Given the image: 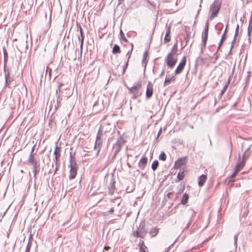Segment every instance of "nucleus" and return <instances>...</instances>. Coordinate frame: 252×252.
<instances>
[{
  "label": "nucleus",
  "mask_w": 252,
  "mask_h": 252,
  "mask_svg": "<svg viewBox=\"0 0 252 252\" xmlns=\"http://www.w3.org/2000/svg\"><path fill=\"white\" fill-rule=\"evenodd\" d=\"M141 88L142 82L141 81H139L135 83L132 87L128 88V93L133 94L132 99H135L142 94Z\"/></svg>",
  "instance_id": "obj_1"
},
{
  "label": "nucleus",
  "mask_w": 252,
  "mask_h": 252,
  "mask_svg": "<svg viewBox=\"0 0 252 252\" xmlns=\"http://www.w3.org/2000/svg\"><path fill=\"white\" fill-rule=\"evenodd\" d=\"M147 232L148 231L146 229L145 222L142 220L140 222L136 230L133 231L132 235L136 238L140 237L143 238L146 235Z\"/></svg>",
  "instance_id": "obj_2"
},
{
  "label": "nucleus",
  "mask_w": 252,
  "mask_h": 252,
  "mask_svg": "<svg viewBox=\"0 0 252 252\" xmlns=\"http://www.w3.org/2000/svg\"><path fill=\"white\" fill-rule=\"evenodd\" d=\"M69 167L70 168L69 178L71 180L75 177L78 168L75 158L71 154L70 156Z\"/></svg>",
  "instance_id": "obj_3"
},
{
  "label": "nucleus",
  "mask_w": 252,
  "mask_h": 252,
  "mask_svg": "<svg viewBox=\"0 0 252 252\" xmlns=\"http://www.w3.org/2000/svg\"><path fill=\"white\" fill-rule=\"evenodd\" d=\"M221 7V2L219 0H215L210 7L209 11L211 13L210 19H213L217 16L218 12Z\"/></svg>",
  "instance_id": "obj_4"
},
{
  "label": "nucleus",
  "mask_w": 252,
  "mask_h": 252,
  "mask_svg": "<svg viewBox=\"0 0 252 252\" xmlns=\"http://www.w3.org/2000/svg\"><path fill=\"white\" fill-rule=\"evenodd\" d=\"M102 135V132L99 130L97 132L95 145L94 146V149L97 150V153L96 154L95 157H97L100 150L101 149L102 143V139L101 138Z\"/></svg>",
  "instance_id": "obj_5"
},
{
  "label": "nucleus",
  "mask_w": 252,
  "mask_h": 252,
  "mask_svg": "<svg viewBox=\"0 0 252 252\" xmlns=\"http://www.w3.org/2000/svg\"><path fill=\"white\" fill-rule=\"evenodd\" d=\"M28 161L33 167L32 172L34 173V177L35 178L36 174L39 172V164L32 155H30Z\"/></svg>",
  "instance_id": "obj_6"
},
{
  "label": "nucleus",
  "mask_w": 252,
  "mask_h": 252,
  "mask_svg": "<svg viewBox=\"0 0 252 252\" xmlns=\"http://www.w3.org/2000/svg\"><path fill=\"white\" fill-rule=\"evenodd\" d=\"M246 153H244L242 158L239 155L237 164L235 167V170L236 172H239L242 169L245 164V162L247 158L245 157Z\"/></svg>",
  "instance_id": "obj_7"
},
{
  "label": "nucleus",
  "mask_w": 252,
  "mask_h": 252,
  "mask_svg": "<svg viewBox=\"0 0 252 252\" xmlns=\"http://www.w3.org/2000/svg\"><path fill=\"white\" fill-rule=\"evenodd\" d=\"M165 61L167 66L170 68H172L177 62V59L174 57V55L172 53L168 54Z\"/></svg>",
  "instance_id": "obj_8"
},
{
  "label": "nucleus",
  "mask_w": 252,
  "mask_h": 252,
  "mask_svg": "<svg viewBox=\"0 0 252 252\" xmlns=\"http://www.w3.org/2000/svg\"><path fill=\"white\" fill-rule=\"evenodd\" d=\"M124 141L122 138L118 139L116 143L113 145V148L116 155L121 150L122 146L124 144Z\"/></svg>",
  "instance_id": "obj_9"
},
{
  "label": "nucleus",
  "mask_w": 252,
  "mask_h": 252,
  "mask_svg": "<svg viewBox=\"0 0 252 252\" xmlns=\"http://www.w3.org/2000/svg\"><path fill=\"white\" fill-rule=\"evenodd\" d=\"M186 63V58L184 57L175 71V75L180 73L183 70Z\"/></svg>",
  "instance_id": "obj_10"
},
{
  "label": "nucleus",
  "mask_w": 252,
  "mask_h": 252,
  "mask_svg": "<svg viewBox=\"0 0 252 252\" xmlns=\"http://www.w3.org/2000/svg\"><path fill=\"white\" fill-rule=\"evenodd\" d=\"M4 72L5 79V85L8 87L11 83V82L13 81V79L9 76V72L8 71H7L5 69V63L4 65Z\"/></svg>",
  "instance_id": "obj_11"
},
{
  "label": "nucleus",
  "mask_w": 252,
  "mask_h": 252,
  "mask_svg": "<svg viewBox=\"0 0 252 252\" xmlns=\"http://www.w3.org/2000/svg\"><path fill=\"white\" fill-rule=\"evenodd\" d=\"M63 84L62 83H59L58 86V89L56 90V95L57 96V104L55 105V110H57V109L61 105V98L60 97L59 95L58 94V92L60 93L61 92V88L63 86Z\"/></svg>",
  "instance_id": "obj_12"
},
{
  "label": "nucleus",
  "mask_w": 252,
  "mask_h": 252,
  "mask_svg": "<svg viewBox=\"0 0 252 252\" xmlns=\"http://www.w3.org/2000/svg\"><path fill=\"white\" fill-rule=\"evenodd\" d=\"M153 94V87L152 84L149 82L146 92V96L147 98H150L151 97Z\"/></svg>",
  "instance_id": "obj_13"
},
{
  "label": "nucleus",
  "mask_w": 252,
  "mask_h": 252,
  "mask_svg": "<svg viewBox=\"0 0 252 252\" xmlns=\"http://www.w3.org/2000/svg\"><path fill=\"white\" fill-rule=\"evenodd\" d=\"M148 162V158L147 157L143 156L142 157L138 163V166L141 170H144Z\"/></svg>",
  "instance_id": "obj_14"
},
{
  "label": "nucleus",
  "mask_w": 252,
  "mask_h": 252,
  "mask_svg": "<svg viewBox=\"0 0 252 252\" xmlns=\"http://www.w3.org/2000/svg\"><path fill=\"white\" fill-rule=\"evenodd\" d=\"M61 149L58 146H56L55 151L54 152V155L55 156V158L54 159V161L55 162L56 164H58V160L59 158L60 157L61 154H60Z\"/></svg>",
  "instance_id": "obj_15"
},
{
  "label": "nucleus",
  "mask_w": 252,
  "mask_h": 252,
  "mask_svg": "<svg viewBox=\"0 0 252 252\" xmlns=\"http://www.w3.org/2000/svg\"><path fill=\"white\" fill-rule=\"evenodd\" d=\"M175 80V77L174 75L171 76L169 75H166L164 82L163 83V86L165 87L170 84L171 82H174Z\"/></svg>",
  "instance_id": "obj_16"
},
{
  "label": "nucleus",
  "mask_w": 252,
  "mask_h": 252,
  "mask_svg": "<svg viewBox=\"0 0 252 252\" xmlns=\"http://www.w3.org/2000/svg\"><path fill=\"white\" fill-rule=\"evenodd\" d=\"M186 160V158L184 157L179 159L175 162V168H179L182 165L185 164Z\"/></svg>",
  "instance_id": "obj_17"
},
{
  "label": "nucleus",
  "mask_w": 252,
  "mask_h": 252,
  "mask_svg": "<svg viewBox=\"0 0 252 252\" xmlns=\"http://www.w3.org/2000/svg\"><path fill=\"white\" fill-rule=\"evenodd\" d=\"M187 214L190 216L191 218L190 219V220L189 221L186 227V228H188L190 225V224H191V222L192 221L191 219L192 218L195 216V212L191 208H189V209L187 211Z\"/></svg>",
  "instance_id": "obj_18"
},
{
  "label": "nucleus",
  "mask_w": 252,
  "mask_h": 252,
  "mask_svg": "<svg viewBox=\"0 0 252 252\" xmlns=\"http://www.w3.org/2000/svg\"><path fill=\"white\" fill-rule=\"evenodd\" d=\"M139 246L140 252H147L148 251V248L145 245L144 242L143 240H140Z\"/></svg>",
  "instance_id": "obj_19"
},
{
  "label": "nucleus",
  "mask_w": 252,
  "mask_h": 252,
  "mask_svg": "<svg viewBox=\"0 0 252 252\" xmlns=\"http://www.w3.org/2000/svg\"><path fill=\"white\" fill-rule=\"evenodd\" d=\"M206 179L207 177L205 175H201L200 176H199L198 178V186L199 187H202L204 185Z\"/></svg>",
  "instance_id": "obj_20"
},
{
  "label": "nucleus",
  "mask_w": 252,
  "mask_h": 252,
  "mask_svg": "<svg viewBox=\"0 0 252 252\" xmlns=\"http://www.w3.org/2000/svg\"><path fill=\"white\" fill-rule=\"evenodd\" d=\"M170 29H171V27H170V26H169L166 30L165 36L164 39L165 42H169L171 40L170 35Z\"/></svg>",
  "instance_id": "obj_21"
},
{
  "label": "nucleus",
  "mask_w": 252,
  "mask_h": 252,
  "mask_svg": "<svg viewBox=\"0 0 252 252\" xmlns=\"http://www.w3.org/2000/svg\"><path fill=\"white\" fill-rule=\"evenodd\" d=\"M159 229L157 227H153L150 229L149 233L151 237H155L158 233Z\"/></svg>",
  "instance_id": "obj_22"
},
{
  "label": "nucleus",
  "mask_w": 252,
  "mask_h": 252,
  "mask_svg": "<svg viewBox=\"0 0 252 252\" xmlns=\"http://www.w3.org/2000/svg\"><path fill=\"white\" fill-rule=\"evenodd\" d=\"M207 39H208V35H202V45L201 46V50L202 52L203 51V50L206 47Z\"/></svg>",
  "instance_id": "obj_23"
},
{
  "label": "nucleus",
  "mask_w": 252,
  "mask_h": 252,
  "mask_svg": "<svg viewBox=\"0 0 252 252\" xmlns=\"http://www.w3.org/2000/svg\"><path fill=\"white\" fill-rule=\"evenodd\" d=\"M230 81H231V77H229L228 79V81L227 82L225 83V85L224 86L223 89H222V90L221 91V92H220V96H221L224 93H225V92L226 91V90H227L228 87L229 86V84H230Z\"/></svg>",
  "instance_id": "obj_24"
},
{
  "label": "nucleus",
  "mask_w": 252,
  "mask_h": 252,
  "mask_svg": "<svg viewBox=\"0 0 252 252\" xmlns=\"http://www.w3.org/2000/svg\"><path fill=\"white\" fill-rule=\"evenodd\" d=\"M115 183L114 181H111L110 186L109 187V192L111 194H113L115 190Z\"/></svg>",
  "instance_id": "obj_25"
},
{
  "label": "nucleus",
  "mask_w": 252,
  "mask_h": 252,
  "mask_svg": "<svg viewBox=\"0 0 252 252\" xmlns=\"http://www.w3.org/2000/svg\"><path fill=\"white\" fill-rule=\"evenodd\" d=\"M25 45L27 46L25 42L23 41V42H21V43H20L18 45H17V48L20 52H22V51L25 49Z\"/></svg>",
  "instance_id": "obj_26"
},
{
  "label": "nucleus",
  "mask_w": 252,
  "mask_h": 252,
  "mask_svg": "<svg viewBox=\"0 0 252 252\" xmlns=\"http://www.w3.org/2000/svg\"><path fill=\"white\" fill-rule=\"evenodd\" d=\"M239 28V26L238 24H237V25L236 26V29H235L234 38V39H233V40L232 41V45H231V49H232L233 48L234 44V42H235V40H236V36L238 34Z\"/></svg>",
  "instance_id": "obj_27"
},
{
  "label": "nucleus",
  "mask_w": 252,
  "mask_h": 252,
  "mask_svg": "<svg viewBox=\"0 0 252 252\" xmlns=\"http://www.w3.org/2000/svg\"><path fill=\"white\" fill-rule=\"evenodd\" d=\"M112 53L115 54L117 53H120L121 49L120 46L117 44H115L112 49Z\"/></svg>",
  "instance_id": "obj_28"
},
{
  "label": "nucleus",
  "mask_w": 252,
  "mask_h": 252,
  "mask_svg": "<svg viewBox=\"0 0 252 252\" xmlns=\"http://www.w3.org/2000/svg\"><path fill=\"white\" fill-rule=\"evenodd\" d=\"M225 38H226V35L225 34H223L221 36V38L220 39V41L219 43L217 51L216 53H215V54H216L220 50V48L221 45L222 44L223 42H224V41L225 40Z\"/></svg>",
  "instance_id": "obj_29"
},
{
  "label": "nucleus",
  "mask_w": 252,
  "mask_h": 252,
  "mask_svg": "<svg viewBox=\"0 0 252 252\" xmlns=\"http://www.w3.org/2000/svg\"><path fill=\"white\" fill-rule=\"evenodd\" d=\"M189 195L187 193H184L181 200V203L183 205H185L187 203Z\"/></svg>",
  "instance_id": "obj_30"
},
{
  "label": "nucleus",
  "mask_w": 252,
  "mask_h": 252,
  "mask_svg": "<svg viewBox=\"0 0 252 252\" xmlns=\"http://www.w3.org/2000/svg\"><path fill=\"white\" fill-rule=\"evenodd\" d=\"M252 32V21H249V26L248 28V35L249 36V40H250V36ZM251 42V41H250Z\"/></svg>",
  "instance_id": "obj_31"
},
{
  "label": "nucleus",
  "mask_w": 252,
  "mask_h": 252,
  "mask_svg": "<svg viewBox=\"0 0 252 252\" xmlns=\"http://www.w3.org/2000/svg\"><path fill=\"white\" fill-rule=\"evenodd\" d=\"M184 176H185V174H184V171L179 172V173H178V175H177V179H178V181H180L182 180H183Z\"/></svg>",
  "instance_id": "obj_32"
},
{
  "label": "nucleus",
  "mask_w": 252,
  "mask_h": 252,
  "mask_svg": "<svg viewBox=\"0 0 252 252\" xmlns=\"http://www.w3.org/2000/svg\"><path fill=\"white\" fill-rule=\"evenodd\" d=\"M158 165H159L158 161L157 160H154L152 164V166H151L152 169L154 171H155L157 169L158 167Z\"/></svg>",
  "instance_id": "obj_33"
},
{
  "label": "nucleus",
  "mask_w": 252,
  "mask_h": 252,
  "mask_svg": "<svg viewBox=\"0 0 252 252\" xmlns=\"http://www.w3.org/2000/svg\"><path fill=\"white\" fill-rule=\"evenodd\" d=\"M158 158L160 160L165 161L166 159V156L164 152H162L159 156Z\"/></svg>",
  "instance_id": "obj_34"
},
{
  "label": "nucleus",
  "mask_w": 252,
  "mask_h": 252,
  "mask_svg": "<svg viewBox=\"0 0 252 252\" xmlns=\"http://www.w3.org/2000/svg\"><path fill=\"white\" fill-rule=\"evenodd\" d=\"M209 23L207 22L205 24L204 32L203 35H208Z\"/></svg>",
  "instance_id": "obj_35"
},
{
  "label": "nucleus",
  "mask_w": 252,
  "mask_h": 252,
  "mask_svg": "<svg viewBox=\"0 0 252 252\" xmlns=\"http://www.w3.org/2000/svg\"><path fill=\"white\" fill-rule=\"evenodd\" d=\"M120 36H121V39L123 40L125 42H127V39L126 38L125 36V34L124 33V32H123L122 30H120Z\"/></svg>",
  "instance_id": "obj_36"
},
{
  "label": "nucleus",
  "mask_w": 252,
  "mask_h": 252,
  "mask_svg": "<svg viewBox=\"0 0 252 252\" xmlns=\"http://www.w3.org/2000/svg\"><path fill=\"white\" fill-rule=\"evenodd\" d=\"M31 247H32V243L30 241H29V242L27 245V247H26L25 252H30V250H31Z\"/></svg>",
  "instance_id": "obj_37"
},
{
  "label": "nucleus",
  "mask_w": 252,
  "mask_h": 252,
  "mask_svg": "<svg viewBox=\"0 0 252 252\" xmlns=\"http://www.w3.org/2000/svg\"><path fill=\"white\" fill-rule=\"evenodd\" d=\"M132 45V47H131V49L130 50L128 51L126 54V56L128 57H127V61H129L130 57H131V54L132 53V51L133 50V45L132 44H131Z\"/></svg>",
  "instance_id": "obj_38"
},
{
  "label": "nucleus",
  "mask_w": 252,
  "mask_h": 252,
  "mask_svg": "<svg viewBox=\"0 0 252 252\" xmlns=\"http://www.w3.org/2000/svg\"><path fill=\"white\" fill-rule=\"evenodd\" d=\"M239 234V233H236L234 236V244L236 247L237 246V238H238V236Z\"/></svg>",
  "instance_id": "obj_39"
},
{
  "label": "nucleus",
  "mask_w": 252,
  "mask_h": 252,
  "mask_svg": "<svg viewBox=\"0 0 252 252\" xmlns=\"http://www.w3.org/2000/svg\"><path fill=\"white\" fill-rule=\"evenodd\" d=\"M147 56V51L145 52L143 56V62L144 63Z\"/></svg>",
  "instance_id": "obj_40"
},
{
  "label": "nucleus",
  "mask_w": 252,
  "mask_h": 252,
  "mask_svg": "<svg viewBox=\"0 0 252 252\" xmlns=\"http://www.w3.org/2000/svg\"><path fill=\"white\" fill-rule=\"evenodd\" d=\"M128 62L129 61H126V64L124 66V68H123V73H124L126 71V68L128 66Z\"/></svg>",
  "instance_id": "obj_41"
},
{
  "label": "nucleus",
  "mask_w": 252,
  "mask_h": 252,
  "mask_svg": "<svg viewBox=\"0 0 252 252\" xmlns=\"http://www.w3.org/2000/svg\"><path fill=\"white\" fill-rule=\"evenodd\" d=\"M238 172H236V170H235L234 171V172L231 175V178H233L234 177H235L236 174L238 173Z\"/></svg>",
  "instance_id": "obj_42"
},
{
  "label": "nucleus",
  "mask_w": 252,
  "mask_h": 252,
  "mask_svg": "<svg viewBox=\"0 0 252 252\" xmlns=\"http://www.w3.org/2000/svg\"><path fill=\"white\" fill-rule=\"evenodd\" d=\"M164 74V69H162V71L161 72L160 74H159V77H162Z\"/></svg>",
  "instance_id": "obj_43"
},
{
  "label": "nucleus",
  "mask_w": 252,
  "mask_h": 252,
  "mask_svg": "<svg viewBox=\"0 0 252 252\" xmlns=\"http://www.w3.org/2000/svg\"><path fill=\"white\" fill-rule=\"evenodd\" d=\"M4 62H6V56H7V53L5 49H4Z\"/></svg>",
  "instance_id": "obj_44"
},
{
  "label": "nucleus",
  "mask_w": 252,
  "mask_h": 252,
  "mask_svg": "<svg viewBox=\"0 0 252 252\" xmlns=\"http://www.w3.org/2000/svg\"><path fill=\"white\" fill-rule=\"evenodd\" d=\"M109 213H111V214H112L114 212V207H112L111 208L109 211Z\"/></svg>",
  "instance_id": "obj_45"
},
{
  "label": "nucleus",
  "mask_w": 252,
  "mask_h": 252,
  "mask_svg": "<svg viewBox=\"0 0 252 252\" xmlns=\"http://www.w3.org/2000/svg\"><path fill=\"white\" fill-rule=\"evenodd\" d=\"M172 194V193L171 192H169L167 193V195H166V198H170V195Z\"/></svg>",
  "instance_id": "obj_46"
},
{
  "label": "nucleus",
  "mask_w": 252,
  "mask_h": 252,
  "mask_svg": "<svg viewBox=\"0 0 252 252\" xmlns=\"http://www.w3.org/2000/svg\"><path fill=\"white\" fill-rule=\"evenodd\" d=\"M83 39L82 38L81 41V45H80L81 52H82V45H83Z\"/></svg>",
  "instance_id": "obj_47"
},
{
  "label": "nucleus",
  "mask_w": 252,
  "mask_h": 252,
  "mask_svg": "<svg viewBox=\"0 0 252 252\" xmlns=\"http://www.w3.org/2000/svg\"><path fill=\"white\" fill-rule=\"evenodd\" d=\"M110 247L109 246H105L104 247V249L106 251H108V250L110 249Z\"/></svg>",
  "instance_id": "obj_48"
},
{
  "label": "nucleus",
  "mask_w": 252,
  "mask_h": 252,
  "mask_svg": "<svg viewBox=\"0 0 252 252\" xmlns=\"http://www.w3.org/2000/svg\"><path fill=\"white\" fill-rule=\"evenodd\" d=\"M227 27H228V26L227 25V26H226V28H225V29L224 32V33H223V34H225V35H226V33H227Z\"/></svg>",
  "instance_id": "obj_49"
},
{
  "label": "nucleus",
  "mask_w": 252,
  "mask_h": 252,
  "mask_svg": "<svg viewBox=\"0 0 252 252\" xmlns=\"http://www.w3.org/2000/svg\"><path fill=\"white\" fill-rule=\"evenodd\" d=\"M33 151H34V147H33L32 149V151H31V154H30V155H32V153L33 152Z\"/></svg>",
  "instance_id": "obj_50"
},
{
  "label": "nucleus",
  "mask_w": 252,
  "mask_h": 252,
  "mask_svg": "<svg viewBox=\"0 0 252 252\" xmlns=\"http://www.w3.org/2000/svg\"><path fill=\"white\" fill-rule=\"evenodd\" d=\"M250 21H252V13H251V14Z\"/></svg>",
  "instance_id": "obj_51"
},
{
  "label": "nucleus",
  "mask_w": 252,
  "mask_h": 252,
  "mask_svg": "<svg viewBox=\"0 0 252 252\" xmlns=\"http://www.w3.org/2000/svg\"><path fill=\"white\" fill-rule=\"evenodd\" d=\"M98 102H95V103L94 104V108L95 107V106L97 104Z\"/></svg>",
  "instance_id": "obj_52"
},
{
  "label": "nucleus",
  "mask_w": 252,
  "mask_h": 252,
  "mask_svg": "<svg viewBox=\"0 0 252 252\" xmlns=\"http://www.w3.org/2000/svg\"><path fill=\"white\" fill-rule=\"evenodd\" d=\"M161 132V129H160L159 131H158V136L160 134V133Z\"/></svg>",
  "instance_id": "obj_53"
},
{
  "label": "nucleus",
  "mask_w": 252,
  "mask_h": 252,
  "mask_svg": "<svg viewBox=\"0 0 252 252\" xmlns=\"http://www.w3.org/2000/svg\"><path fill=\"white\" fill-rule=\"evenodd\" d=\"M57 166H58V164L57 165L56 164V168L55 169V172H54V174L56 172V171L57 170Z\"/></svg>",
  "instance_id": "obj_54"
},
{
  "label": "nucleus",
  "mask_w": 252,
  "mask_h": 252,
  "mask_svg": "<svg viewBox=\"0 0 252 252\" xmlns=\"http://www.w3.org/2000/svg\"><path fill=\"white\" fill-rule=\"evenodd\" d=\"M80 34H81V36H82V31H81V29H80Z\"/></svg>",
  "instance_id": "obj_55"
},
{
  "label": "nucleus",
  "mask_w": 252,
  "mask_h": 252,
  "mask_svg": "<svg viewBox=\"0 0 252 252\" xmlns=\"http://www.w3.org/2000/svg\"><path fill=\"white\" fill-rule=\"evenodd\" d=\"M127 165H128V167H131V165H130V164L127 163Z\"/></svg>",
  "instance_id": "obj_56"
},
{
  "label": "nucleus",
  "mask_w": 252,
  "mask_h": 252,
  "mask_svg": "<svg viewBox=\"0 0 252 252\" xmlns=\"http://www.w3.org/2000/svg\"><path fill=\"white\" fill-rule=\"evenodd\" d=\"M200 10H201V9H200V8L198 9V13H199V11H200Z\"/></svg>",
  "instance_id": "obj_57"
},
{
  "label": "nucleus",
  "mask_w": 252,
  "mask_h": 252,
  "mask_svg": "<svg viewBox=\"0 0 252 252\" xmlns=\"http://www.w3.org/2000/svg\"><path fill=\"white\" fill-rule=\"evenodd\" d=\"M177 45H175L174 46V48H175V47H176Z\"/></svg>",
  "instance_id": "obj_58"
},
{
  "label": "nucleus",
  "mask_w": 252,
  "mask_h": 252,
  "mask_svg": "<svg viewBox=\"0 0 252 252\" xmlns=\"http://www.w3.org/2000/svg\"><path fill=\"white\" fill-rule=\"evenodd\" d=\"M119 205H120V203H118L117 204V206H119Z\"/></svg>",
  "instance_id": "obj_59"
},
{
  "label": "nucleus",
  "mask_w": 252,
  "mask_h": 252,
  "mask_svg": "<svg viewBox=\"0 0 252 252\" xmlns=\"http://www.w3.org/2000/svg\"><path fill=\"white\" fill-rule=\"evenodd\" d=\"M202 0H201V2H202Z\"/></svg>",
  "instance_id": "obj_60"
}]
</instances>
